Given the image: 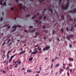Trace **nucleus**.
<instances>
[{"label": "nucleus", "instance_id": "obj_1", "mask_svg": "<svg viewBox=\"0 0 76 76\" xmlns=\"http://www.w3.org/2000/svg\"><path fill=\"white\" fill-rule=\"evenodd\" d=\"M69 3H67L66 5V7L63 6L62 7V9H63L64 10H67V8H68V6H69Z\"/></svg>", "mask_w": 76, "mask_h": 76}, {"label": "nucleus", "instance_id": "obj_2", "mask_svg": "<svg viewBox=\"0 0 76 76\" xmlns=\"http://www.w3.org/2000/svg\"><path fill=\"white\" fill-rule=\"evenodd\" d=\"M17 63L18 65L20 64H21V61L19 60H18V61H17Z\"/></svg>", "mask_w": 76, "mask_h": 76}, {"label": "nucleus", "instance_id": "obj_3", "mask_svg": "<svg viewBox=\"0 0 76 76\" xmlns=\"http://www.w3.org/2000/svg\"><path fill=\"white\" fill-rule=\"evenodd\" d=\"M48 50V46H47L46 48H44L43 49V51H44V50Z\"/></svg>", "mask_w": 76, "mask_h": 76}, {"label": "nucleus", "instance_id": "obj_4", "mask_svg": "<svg viewBox=\"0 0 76 76\" xmlns=\"http://www.w3.org/2000/svg\"><path fill=\"white\" fill-rule=\"evenodd\" d=\"M24 53V51H23L22 52H21L19 54V55H21L22 54H23V53Z\"/></svg>", "mask_w": 76, "mask_h": 76}, {"label": "nucleus", "instance_id": "obj_5", "mask_svg": "<svg viewBox=\"0 0 76 76\" xmlns=\"http://www.w3.org/2000/svg\"><path fill=\"white\" fill-rule=\"evenodd\" d=\"M30 32H35V30H33L32 31H31V30H29Z\"/></svg>", "mask_w": 76, "mask_h": 76}, {"label": "nucleus", "instance_id": "obj_6", "mask_svg": "<svg viewBox=\"0 0 76 76\" xmlns=\"http://www.w3.org/2000/svg\"><path fill=\"white\" fill-rule=\"evenodd\" d=\"M68 60H70V61H73V59L72 58H69Z\"/></svg>", "mask_w": 76, "mask_h": 76}, {"label": "nucleus", "instance_id": "obj_7", "mask_svg": "<svg viewBox=\"0 0 76 76\" xmlns=\"http://www.w3.org/2000/svg\"><path fill=\"white\" fill-rule=\"evenodd\" d=\"M62 72L64 71V69H63L62 68L61 69L60 72L61 73H62Z\"/></svg>", "mask_w": 76, "mask_h": 76}, {"label": "nucleus", "instance_id": "obj_8", "mask_svg": "<svg viewBox=\"0 0 76 76\" xmlns=\"http://www.w3.org/2000/svg\"><path fill=\"white\" fill-rule=\"evenodd\" d=\"M15 55H14L11 56L10 57V59H11L12 60V58H13V57H15Z\"/></svg>", "mask_w": 76, "mask_h": 76}, {"label": "nucleus", "instance_id": "obj_9", "mask_svg": "<svg viewBox=\"0 0 76 76\" xmlns=\"http://www.w3.org/2000/svg\"><path fill=\"white\" fill-rule=\"evenodd\" d=\"M13 66L12 65H10V69H12Z\"/></svg>", "mask_w": 76, "mask_h": 76}, {"label": "nucleus", "instance_id": "obj_10", "mask_svg": "<svg viewBox=\"0 0 76 76\" xmlns=\"http://www.w3.org/2000/svg\"><path fill=\"white\" fill-rule=\"evenodd\" d=\"M32 59H33V57H31V58H29V60H30V61H32Z\"/></svg>", "mask_w": 76, "mask_h": 76}, {"label": "nucleus", "instance_id": "obj_11", "mask_svg": "<svg viewBox=\"0 0 76 76\" xmlns=\"http://www.w3.org/2000/svg\"><path fill=\"white\" fill-rule=\"evenodd\" d=\"M17 26H12V29H13V28H17Z\"/></svg>", "mask_w": 76, "mask_h": 76}, {"label": "nucleus", "instance_id": "obj_12", "mask_svg": "<svg viewBox=\"0 0 76 76\" xmlns=\"http://www.w3.org/2000/svg\"><path fill=\"white\" fill-rule=\"evenodd\" d=\"M71 27V31H73V28H74V26H72Z\"/></svg>", "mask_w": 76, "mask_h": 76}, {"label": "nucleus", "instance_id": "obj_13", "mask_svg": "<svg viewBox=\"0 0 76 76\" xmlns=\"http://www.w3.org/2000/svg\"><path fill=\"white\" fill-rule=\"evenodd\" d=\"M37 52H33L31 53V54H35Z\"/></svg>", "mask_w": 76, "mask_h": 76}, {"label": "nucleus", "instance_id": "obj_14", "mask_svg": "<svg viewBox=\"0 0 76 76\" xmlns=\"http://www.w3.org/2000/svg\"><path fill=\"white\" fill-rule=\"evenodd\" d=\"M59 66V64H57L55 66V67H58Z\"/></svg>", "mask_w": 76, "mask_h": 76}, {"label": "nucleus", "instance_id": "obj_15", "mask_svg": "<svg viewBox=\"0 0 76 76\" xmlns=\"http://www.w3.org/2000/svg\"><path fill=\"white\" fill-rule=\"evenodd\" d=\"M73 37H74V35H71L70 36V38H73Z\"/></svg>", "mask_w": 76, "mask_h": 76}, {"label": "nucleus", "instance_id": "obj_16", "mask_svg": "<svg viewBox=\"0 0 76 76\" xmlns=\"http://www.w3.org/2000/svg\"><path fill=\"white\" fill-rule=\"evenodd\" d=\"M7 57L8 59H9V54L7 55Z\"/></svg>", "mask_w": 76, "mask_h": 76}, {"label": "nucleus", "instance_id": "obj_17", "mask_svg": "<svg viewBox=\"0 0 76 76\" xmlns=\"http://www.w3.org/2000/svg\"><path fill=\"white\" fill-rule=\"evenodd\" d=\"M16 28H15L14 29H13L12 31L13 32H14L15 31H16Z\"/></svg>", "mask_w": 76, "mask_h": 76}, {"label": "nucleus", "instance_id": "obj_18", "mask_svg": "<svg viewBox=\"0 0 76 76\" xmlns=\"http://www.w3.org/2000/svg\"><path fill=\"white\" fill-rule=\"evenodd\" d=\"M61 18L62 19H64V16L63 15L61 16Z\"/></svg>", "mask_w": 76, "mask_h": 76}, {"label": "nucleus", "instance_id": "obj_19", "mask_svg": "<svg viewBox=\"0 0 76 76\" xmlns=\"http://www.w3.org/2000/svg\"><path fill=\"white\" fill-rule=\"evenodd\" d=\"M23 9L24 10V11H26V7H24Z\"/></svg>", "mask_w": 76, "mask_h": 76}, {"label": "nucleus", "instance_id": "obj_20", "mask_svg": "<svg viewBox=\"0 0 76 76\" xmlns=\"http://www.w3.org/2000/svg\"><path fill=\"white\" fill-rule=\"evenodd\" d=\"M42 18V16H41L39 17V19H40V20H41Z\"/></svg>", "mask_w": 76, "mask_h": 76}, {"label": "nucleus", "instance_id": "obj_21", "mask_svg": "<svg viewBox=\"0 0 76 76\" xmlns=\"http://www.w3.org/2000/svg\"><path fill=\"white\" fill-rule=\"evenodd\" d=\"M5 44H6V42H4L2 44V46H4V45Z\"/></svg>", "mask_w": 76, "mask_h": 76}, {"label": "nucleus", "instance_id": "obj_22", "mask_svg": "<svg viewBox=\"0 0 76 76\" xmlns=\"http://www.w3.org/2000/svg\"><path fill=\"white\" fill-rule=\"evenodd\" d=\"M5 56V55L4 54L3 55H2V57L3 58H4Z\"/></svg>", "mask_w": 76, "mask_h": 76}, {"label": "nucleus", "instance_id": "obj_23", "mask_svg": "<svg viewBox=\"0 0 76 76\" xmlns=\"http://www.w3.org/2000/svg\"><path fill=\"white\" fill-rule=\"evenodd\" d=\"M15 12H18L19 11L17 9H15Z\"/></svg>", "mask_w": 76, "mask_h": 76}, {"label": "nucleus", "instance_id": "obj_24", "mask_svg": "<svg viewBox=\"0 0 76 76\" xmlns=\"http://www.w3.org/2000/svg\"><path fill=\"white\" fill-rule=\"evenodd\" d=\"M35 34L36 35H38V32H36L35 33Z\"/></svg>", "mask_w": 76, "mask_h": 76}, {"label": "nucleus", "instance_id": "obj_25", "mask_svg": "<svg viewBox=\"0 0 76 76\" xmlns=\"http://www.w3.org/2000/svg\"><path fill=\"white\" fill-rule=\"evenodd\" d=\"M34 52H36V53L37 52V49L35 48L34 50Z\"/></svg>", "mask_w": 76, "mask_h": 76}, {"label": "nucleus", "instance_id": "obj_26", "mask_svg": "<svg viewBox=\"0 0 76 76\" xmlns=\"http://www.w3.org/2000/svg\"><path fill=\"white\" fill-rule=\"evenodd\" d=\"M8 26V24H5V25H4V27H6L7 26Z\"/></svg>", "mask_w": 76, "mask_h": 76}, {"label": "nucleus", "instance_id": "obj_27", "mask_svg": "<svg viewBox=\"0 0 76 76\" xmlns=\"http://www.w3.org/2000/svg\"><path fill=\"white\" fill-rule=\"evenodd\" d=\"M10 39H8L7 40V42L8 43H9V42H10Z\"/></svg>", "mask_w": 76, "mask_h": 76}, {"label": "nucleus", "instance_id": "obj_28", "mask_svg": "<svg viewBox=\"0 0 76 76\" xmlns=\"http://www.w3.org/2000/svg\"><path fill=\"white\" fill-rule=\"evenodd\" d=\"M49 10L51 12V13H53V10L51 9H50Z\"/></svg>", "mask_w": 76, "mask_h": 76}, {"label": "nucleus", "instance_id": "obj_29", "mask_svg": "<svg viewBox=\"0 0 76 76\" xmlns=\"http://www.w3.org/2000/svg\"><path fill=\"white\" fill-rule=\"evenodd\" d=\"M62 0H59V4H60V3H61V2Z\"/></svg>", "mask_w": 76, "mask_h": 76}, {"label": "nucleus", "instance_id": "obj_30", "mask_svg": "<svg viewBox=\"0 0 76 76\" xmlns=\"http://www.w3.org/2000/svg\"><path fill=\"white\" fill-rule=\"evenodd\" d=\"M53 64H52L51 66V69H53Z\"/></svg>", "mask_w": 76, "mask_h": 76}, {"label": "nucleus", "instance_id": "obj_31", "mask_svg": "<svg viewBox=\"0 0 76 76\" xmlns=\"http://www.w3.org/2000/svg\"><path fill=\"white\" fill-rule=\"evenodd\" d=\"M10 9L12 10V11H13L14 9H13V8L12 7H11L10 8Z\"/></svg>", "mask_w": 76, "mask_h": 76}, {"label": "nucleus", "instance_id": "obj_32", "mask_svg": "<svg viewBox=\"0 0 76 76\" xmlns=\"http://www.w3.org/2000/svg\"><path fill=\"white\" fill-rule=\"evenodd\" d=\"M4 6H6V2H4Z\"/></svg>", "mask_w": 76, "mask_h": 76}, {"label": "nucleus", "instance_id": "obj_33", "mask_svg": "<svg viewBox=\"0 0 76 76\" xmlns=\"http://www.w3.org/2000/svg\"><path fill=\"white\" fill-rule=\"evenodd\" d=\"M18 64H16L15 65V67L16 68H17V67H18Z\"/></svg>", "mask_w": 76, "mask_h": 76}, {"label": "nucleus", "instance_id": "obj_34", "mask_svg": "<svg viewBox=\"0 0 76 76\" xmlns=\"http://www.w3.org/2000/svg\"><path fill=\"white\" fill-rule=\"evenodd\" d=\"M42 28H43V29H45V26H43Z\"/></svg>", "mask_w": 76, "mask_h": 76}, {"label": "nucleus", "instance_id": "obj_35", "mask_svg": "<svg viewBox=\"0 0 76 76\" xmlns=\"http://www.w3.org/2000/svg\"><path fill=\"white\" fill-rule=\"evenodd\" d=\"M43 18L44 19H46V16H44V17H43Z\"/></svg>", "mask_w": 76, "mask_h": 76}, {"label": "nucleus", "instance_id": "obj_36", "mask_svg": "<svg viewBox=\"0 0 76 76\" xmlns=\"http://www.w3.org/2000/svg\"><path fill=\"white\" fill-rule=\"evenodd\" d=\"M12 42H10V43H9V46H10V45H12Z\"/></svg>", "mask_w": 76, "mask_h": 76}, {"label": "nucleus", "instance_id": "obj_37", "mask_svg": "<svg viewBox=\"0 0 76 76\" xmlns=\"http://www.w3.org/2000/svg\"><path fill=\"white\" fill-rule=\"evenodd\" d=\"M44 1V0H41L40 1L41 3L42 2H43V1Z\"/></svg>", "mask_w": 76, "mask_h": 76}, {"label": "nucleus", "instance_id": "obj_38", "mask_svg": "<svg viewBox=\"0 0 76 76\" xmlns=\"http://www.w3.org/2000/svg\"><path fill=\"white\" fill-rule=\"evenodd\" d=\"M66 38L67 39H68L69 40H70V39H69V38L68 36H66Z\"/></svg>", "mask_w": 76, "mask_h": 76}, {"label": "nucleus", "instance_id": "obj_39", "mask_svg": "<svg viewBox=\"0 0 76 76\" xmlns=\"http://www.w3.org/2000/svg\"><path fill=\"white\" fill-rule=\"evenodd\" d=\"M11 61H12V59L10 58V60H9V62H11Z\"/></svg>", "mask_w": 76, "mask_h": 76}, {"label": "nucleus", "instance_id": "obj_40", "mask_svg": "<svg viewBox=\"0 0 76 76\" xmlns=\"http://www.w3.org/2000/svg\"><path fill=\"white\" fill-rule=\"evenodd\" d=\"M56 59H59V58L58 57H56L55 58V60H56Z\"/></svg>", "mask_w": 76, "mask_h": 76}, {"label": "nucleus", "instance_id": "obj_41", "mask_svg": "<svg viewBox=\"0 0 76 76\" xmlns=\"http://www.w3.org/2000/svg\"><path fill=\"white\" fill-rule=\"evenodd\" d=\"M74 13H76V9H75L74 10Z\"/></svg>", "mask_w": 76, "mask_h": 76}, {"label": "nucleus", "instance_id": "obj_42", "mask_svg": "<svg viewBox=\"0 0 76 76\" xmlns=\"http://www.w3.org/2000/svg\"><path fill=\"white\" fill-rule=\"evenodd\" d=\"M12 50H13V49H11L10 50V53H12Z\"/></svg>", "mask_w": 76, "mask_h": 76}, {"label": "nucleus", "instance_id": "obj_43", "mask_svg": "<svg viewBox=\"0 0 76 76\" xmlns=\"http://www.w3.org/2000/svg\"><path fill=\"white\" fill-rule=\"evenodd\" d=\"M72 45H69V47H70V48H72Z\"/></svg>", "mask_w": 76, "mask_h": 76}, {"label": "nucleus", "instance_id": "obj_44", "mask_svg": "<svg viewBox=\"0 0 76 76\" xmlns=\"http://www.w3.org/2000/svg\"><path fill=\"white\" fill-rule=\"evenodd\" d=\"M67 74L69 76H70V75H69V72H67Z\"/></svg>", "mask_w": 76, "mask_h": 76}, {"label": "nucleus", "instance_id": "obj_45", "mask_svg": "<svg viewBox=\"0 0 76 76\" xmlns=\"http://www.w3.org/2000/svg\"><path fill=\"white\" fill-rule=\"evenodd\" d=\"M29 28H33V26H29Z\"/></svg>", "mask_w": 76, "mask_h": 76}, {"label": "nucleus", "instance_id": "obj_46", "mask_svg": "<svg viewBox=\"0 0 76 76\" xmlns=\"http://www.w3.org/2000/svg\"><path fill=\"white\" fill-rule=\"evenodd\" d=\"M54 61H55L54 59H53L52 60V62H54Z\"/></svg>", "mask_w": 76, "mask_h": 76}, {"label": "nucleus", "instance_id": "obj_47", "mask_svg": "<svg viewBox=\"0 0 76 76\" xmlns=\"http://www.w3.org/2000/svg\"><path fill=\"white\" fill-rule=\"evenodd\" d=\"M3 73H6L5 71H4V70L3 71Z\"/></svg>", "mask_w": 76, "mask_h": 76}, {"label": "nucleus", "instance_id": "obj_48", "mask_svg": "<svg viewBox=\"0 0 76 76\" xmlns=\"http://www.w3.org/2000/svg\"><path fill=\"white\" fill-rule=\"evenodd\" d=\"M35 22H36V23H38V20H37L35 21Z\"/></svg>", "mask_w": 76, "mask_h": 76}, {"label": "nucleus", "instance_id": "obj_49", "mask_svg": "<svg viewBox=\"0 0 76 76\" xmlns=\"http://www.w3.org/2000/svg\"><path fill=\"white\" fill-rule=\"evenodd\" d=\"M25 70V68H23L22 69V70Z\"/></svg>", "mask_w": 76, "mask_h": 76}, {"label": "nucleus", "instance_id": "obj_50", "mask_svg": "<svg viewBox=\"0 0 76 76\" xmlns=\"http://www.w3.org/2000/svg\"><path fill=\"white\" fill-rule=\"evenodd\" d=\"M1 21H2V20H3V18H1Z\"/></svg>", "mask_w": 76, "mask_h": 76}, {"label": "nucleus", "instance_id": "obj_51", "mask_svg": "<svg viewBox=\"0 0 76 76\" xmlns=\"http://www.w3.org/2000/svg\"><path fill=\"white\" fill-rule=\"evenodd\" d=\"M43 39H46V37H43Z\"/></svg>", "mask_w": 76, "mask_h": 76}, {"label": "nucleus", "instance_id": "obj_52", "mask_svg": "<svg viewBox=\"0 0 76 76\" xmlns=\"http://www.w3.org/2000/svg\"><path fill=\"white\" fill-rule=\"evenodd\" d=\"M16 63L15 62H14L13 63V65H15V64Z\"/></svg>", "mask_w": 76, "mask_h": 76}, {"label": "nucleus", "instance_id": "obj_53", "mask_svg": "<svg viewBox=\"0 0 76 76\" xmlns=\"http://www.w3.org/2000/svg\"><path fill=\"white\" fill-rule=\"evenodd\" d=\"M41 21H40L39 22V24H41Z\"/></svg>", "mask_w": 76, "mask_h": 76}, {"label": "nucleus", "instance_id": "obj_54", "mask_svg": "<svg viewBox=\"0 0 76 76\" xmlns=\"http://www.w3.org/2000/svg\"><path fill=\"white\" fill-rule=\"evenodd\" d=\"M15 1L17 2V3H18V0H15Z\"/></svg>", "mask_w": 76, "mask_h": 76}, {"label": "nucleus", "instance_id": "obj_55", "mask_svg": "<svg viewBox=\"0 0 76 76\" xmlns=\"http://www.w3.org/2000/svg\"><path fill=\"white\" fill-rule=\"evenodd\" d=\"M70 72L71 73H72V69H70Z\"/></svg>", "mask_w": 76, "mask_h": 76}, {"label": "nucleus", "instance_id": "obj_56", "mask_svg": "<svg viewBox=\"0 0 76 76\" xmlns=\"http://www.w3.org/2000/svg\"><path fill=\"white\" fill-rule=\"evenodd\" d=\"M61 30L62 32H63V31H64L63 29L61 28Z\"/></svg>", "mask_w": 76, "mask_h": 76}, {"label": "nucleus", "instance_id": "obj_57", "mask_svg": "<svg viewBox=\"0 0 76 76\" xmlns=\"http://www.w3.org/2000/svg\"><path fill=\"white\" fill-rule=\"evenodd\" d=\"M18 27H19L20 28V27H21V26H20V25H19L18 26Z\"/></svg>", "mask_w": 76, "mask_h": 76}, {"label": "nucleus", "instance_id": "obj_58", "mask_svg": "<svg viewBox=\"0 0 76 76\" xmlns=\"http://www.w3.org/2000/svg\"><path fill=\"white\" fill-rule=\"evenodd\" d=\"M23 37L22 36H21L20 37V38H23Z\"/></svg>", "mask_w": 76, "mask_h": 76}, {"label": "nucleus", "instance_id": "obj_59", "mask_svg": "<svg viewBox=\"0 0 76 76\" xmlns=\"http://www.w3.org/2000/svg\"><path fill=\"white\" fill-rule=\"evenodd\" d=\"M50 47L48 46V49H50Z\"/></svg>", "mask_w": 76, "mask_h": 76}, {"label": "nucleus", "instance_id": "obj_60", "mask_svg": "<svg viewBox=\"0 0 76 76\" xmlns=\"http://www.w3.org/2000/svg\"><path fill=\"white\" fill-rule=\"evenodd\" d=\"M57 39L58 40V41H60V39H59V38H57Z\"/></svg>", "mask_w": 76, "mask_h": 76}, {"label": "nucleus", "instance_id": "obj_61", "mask_svg": "<svg viewBox=\"0 0 76 76\" xmlns=\"http://www.w3.org/2000/svg\"><path fill=\"white\" fill-rule=\"evenodd\" d=\"M29 15H27L26 17H29Z\"/></svg>", "mask_w": 76, "mask_h": 76}, {"label": "nucleus", "instance_id": "obj_62", "mask_svg": "<svg viewBox=\"0 0 76 76\" xmlns=\"http://www.w3.org/2000/svg\"><path fill=\"white\" fill-rule=\"evenodd\" d=\"M38 45H36L35 46V47H38Z\"/></svg>", "mask_w": 76, "mask_h": 76}, {"label": "nucleus", "instance_id": "obj_63", "mask_svg": "<svg viewBox=\"0 0 76 76\" xmlns=\"http://www.w3.org/2000/svg\"><path fill=\"white\" fill-rule=\"evenodd\" d=\"M39 70H41V67H39Z\"/></svg>", "mask_w": 76, "mask_h": 76}, {"label": "nucleus", "instance_id": "obj_64", "mask_svg": "<svg viewBox=\"0 0 76 76\" xmlns=\"http://www.w3.org/2000/svg\"><path fill=\"white\" fill-rule=\"evenodd\" d=\"M34 16H32V18L33 19H34Z\"/></svg>", "mask_w": 76, "mask_h": 76}]
</instances>
